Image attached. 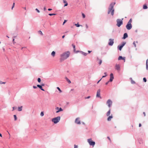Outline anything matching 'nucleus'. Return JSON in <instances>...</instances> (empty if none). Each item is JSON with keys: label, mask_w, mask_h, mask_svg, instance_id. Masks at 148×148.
Instances as JSON below:
<instances>
[{"label": "nucleus", "mask_w": 148, "mask_h": 148, "mask_svg": "<svg viewBox=\"0 0 148 148\" xmlns=\"http://www.w3.org/2000/svg\"><path fill=\"white\" fill-rule=\"evenodd\" d=\"M81 53H82V54H83V55H84V56H86L87 54V53H85L84 52H82Z\"/></svg>", "instance_id": "nucleus-25"}, {"label": "nucleus", "mask_w": 148, "mask_h": 148, "mask_svg": "<svg viewBox=\"0 0 148 148\" xmlns=\"http://www.w3.org/2000/svg\"><path fill=\"white\" fill-rule=\"evenodd\" d=\"M124 60V62L125 61V58L122 57L121 56H119L118 58V60Z\"/></svg>", "instance_id": "nucleus-14"}, {"label": "nucleus", "mask_w": 148, "mask_h": 148, "mask_svg": "<svg viewBox=\"0 0 148 148\" xmlns=\"http://www.w3.org/2000/svg\"><path fill=\"white\" fill-rule=\"evenodd\" d=\"M141 126V124L139 123V127H140Z\"/></svg>", "instance_id": "nucleus-53"}, {"label": "nucleus", "mask_w": 148, "mask_h": 148, "mask_svg": "<svg viewBox=\"0 0 148 148\" xmlns=\"http://www.w3.org/2000/svg\"><path fill=\"white\" fill-rule=\"evenodd\" d=\"M57 88L59 91L60 92H62V91L61 90L59 87H57Z\"/></svg>", "instance_id": "nucleus-33"}, {"label": "nucleus", "mask_w": 148, "mask_h": 148, "mask_svg": "<svg viewBox=\"0 0 148 148\" xmlns=\"http://www.w3.org/2000/svg\"><path fill=\"white\" fill-rule=\"evenodd\" d=\"M18 111H21L22 110V106H21L20 107H18Z\"/></svg>", "instance_id": "nucleus-22"}, {"label": "nucleus", "mask_w": 148, "mask_h": 148, "mask_svg": "<svg viewBox=\"0 0 148 148\" xmlns=\"http://www.w3.org/2000/svg\"><path fill=\"white\" fill-rule=\"evenodd\" d=\"M107 138H108V140L110 141V142H111V139H110V138L108 136V137H107Z\"/></svg>", "instance_id": "nucleus-39"}, {"label": "nucleus", "mask_w": 148, "mask_h": 148, "mask_svg": "<svg viewBox=\"0 0 148 148\" xmlns=\"http://www.w3.org/2000/svg\"><path fill=\"white\" fill-rule=\"evenodd\" d=\"M109 81H108V82H106V85H107L108 84V83H109Z\"/></svg>", "instance_id": "nucleus-55"}, {"label": "nucleus", "mask_w": 148, "mask_h": 148, "mask_svg": "<svg viewBox=\"0 0 148 148\" xmlns=\"http://www.w3.org/2000/svg\"><path fill=\"white\" fill-rule=\"evenodd\" d=\"M55 52L54 51H53L51 53V55L53 57H54L55 55Z\"/></svg>", "instance_id": "nucleus-20"}, {"label": "nucleus", "mask_w": 148, "mask_h": 148, "mask_svg": "<svg viewBox=\"0 0 148 148\" xmlns=\"http://www.w3.org/2000/svg\"><path fill=\"white\" fill-rule=\"evenodd\" d=\"M125 43L123 42L122 45L120 46L119 47H118L119 48V49L121 51L122 47H123V46L125 45Z\"/></svg>", "instance_id": "nucleus-13"}, {"label": "nucleus", "mask_w": 148, "mask_h": 148, "mask_svg": "<svg viewBox=\"0 0 148 148\" xmlns=\"http://www.w3.org/2000/svg\"><path fill=\"white\" fill-rule=\"evenodd\" d=\"M109 42L108 43V45L110 46L113 45L114 43V40L112 39H110L109 40Z\"/></svg>", "instance_id": "nucleus-8"}, {"label": "nucleus", "mask_w": 148, "mask_h": 148, "mask_svg": "<svg viewBox=\"0 0 148 148\" xmlns=\"http://www.w3.org/2000/svg\"><path fill=\"white\" fill-rule=\"evenodd\" d=\"M12 108H13V110H14V107H13Z\"/></svg>", "instance_id": "nucleus-63"}, {"label": "nucleus", "mask_w": 148, "mask_h": 148, "mask_svg": "<svg viewBox=\"0 0 148 148\" xmlns=\"http://www.w3.org/2000/svg\"><path fill=\"white\" fill-rule=\"evenodd\" d=\"M133 44L134 45V47H136V45L135 43V42H133Z\"/></svg>", "instance_id": "nucleus-42"}, {"label": "nucleus", "mask_w": 148, "mask_h": 148, "mask_svg": "<svg viewBox=\"0 0 148 148\" xmlns=\"http://www.w3.org/2000/svg\"><path fill=\"white\" fill-rule=\"evenodd\" d=\"M75 25L76 27H79L80 26V25L78 23H77V24H75Z\"/></svg>", "instance_id": "nucleus-30"}, {"label": "nucleus", "mask_w": 148, "mask_h": 148, "mask_svg": "<svg viewBox=\"0 0 148 148\" xmlns=\"http://www.w3.org/2000/svg\"><path fill=\"white\" fill-rule=\"evenodd\" d=\"M102 78H101L100 80H99L97 82V84H98L99 82L101 80Z\"/></svg>", "instance_id": "nucleus-52"}, {"label": "nucleus", "mask_w": 148, "mask_h": 148, "mask_svg": "<svg viewBox=\"0 0 148 148\" xmlns=\"http://www.w3.org/2000/svg\"><path fill=\"white\" fill-rule=\"evenodd\" d=\"M74 52H75L76 53H77L79 51H75V49H74Z\"/></svg>", "instance_id": "nucleus-46"}, {"label": "nucleus", "mask_w": 148, "mask_h": 148, "mask_svg": "<svg viewBox=\"0 0 148 148\" xmlns=\"http://www.w3.org/2000/svg\"><path fill=\"white\" fill-rule=\"evenodd\" d=\"M38 82L40 83L41 81V79L40 78H38Z\"/></svg>", "instance_id": "nucleus-29"}, {"label": "nucleus", "mask_w": 148, "mask_h": 148, "mask_svg": "<svg viewBox=\"0 0 148 148\" xmlns=\"http://www.w3.org/2000/svg\"><path fill=\"white\" fill-rule=\"evenodd\" d=\"M33 88H34V89H35V88H37V87L36 86H33Z\"/></svg>", "instance_id": "nucleus-49"}, {"label": "nucleus", "mask_w": 148, "mask_h": 148, "mask_svg": "<svg viewBox=\"0 0 148 148\" xmlns=\"http://www.w3.org/2000/svg\"><path fill=\"white\" fill-rule=\"evenodd\" d=\"M115 3H112L110 4V5L108 8V14H109L111 12V14L113 16L114 13V9L113 8V7Z\"/></svg>", "instance_id": "nucleus-2"}, {"label": "nucleus", "mask_w": 148, "mask_h": 148, "mask_svg": "<svg viewBox=\"0 0 148 148\" xmlns=\"http://www.w3.org/2000/svg\"><path fill=\"white\" fill-rule=\"evenodd\" d=\"M128 36L127 34V33H125L124 34L123 37V38L125 39L127 38Z\"/></svg>", "instance_id": "nucleus-18"}, {"label": "nucleus", "mask_w": 148, "mask_h": 148, "mask_svg": "<svg viewBox=\"0 0 148 148\" xmlns=\"http://www.w3.org/2000/svg\"><path fill=\"white\" fill-rule=\"evenodd\" d=\"M44 10L45 11L46 10V7H45L44 8Z\"/></svg>", "instance_id": "nucleus-56"}, {"label": "nucleus", "mask_w": 148, "mask_h": 148, "mask_svg": "<svg viewBox=\"0 0 148 148\" xmlns=\"http://www.w3.org/2000/svg\"><path fill=\"white\" fill-rule=\"evenodd\" d=\"M75 122L77 124H81V123L79 120V118H76L75 120Z\"/></svg>", "instance_id": "nucleus-9"}, {"label": "nucleus", "mask_w": 148, "mask_h": 148, "mask_svg": "<svg viewBox=\"0 0 148 148\" xmlns=\"http://www.w3.org/2000/svg\"><path fill=\"white\" fill-rule=\"evenodd\" d=\"M82 16H83V18H85V14H84L82 13Z\"/></svg>", "instance_id": "nucleus-35"}, {"label": "nucleus", "mask_w": 148, "mask_h": 148, "mask_svg": "<svg viewBox=\"0 0 148 148\" xmlns=\"http://www.w3.org/2000/svg\"><path fill=\"white\" fill-rule=\"evenodd\" d=\"M86 28L87 29L88 28V25H87V24H86Z\"/></svg>", "instance_id": "nucleus-50"}, {"label": "nucleus", "mask_w": 148, "mask_h": 148, "mask_svg": "<svg viewBox=\"0 0 148 148\" xmlns=\"http://www.w3.org/2000/svg\"><path fill=\"white\" fill-rule=\"evenodd\" d=\"M24 8V9L25 10H26V7H24L23 8Z\"/></svg>", "instance_id": "nucleus-58"}, {"label": "nucleus", "mask_w": 148, "mask_h": 148, "mask_svg": "<svg viewBox=\"0 0 148 148\" xmlns=\"http://www.w3.org/2000/svg\"><path fill=\"white\" fill-rule=\"evenodd\" d=\"M74 148H78V146L77 145H74Z\"/></svg>", "instance_id": "nucleus-45"}, {"label": "nucleus", "mask_w": 148, "mask_h": 148, "mask_svg": "<svg viewBox=\"0 0 148 148\" xmlns=\"http://www.w3.org/2000/svg\"><path fill=\"white\" fill-rule=\"evenodd\" d=\"M90 96H88L87 97L85 98V99H89L90 98Z\"/></svg>", "instance_id": "nucleus-38"}, {"label": "nucleus", "mask_w": 148, "mask_h": 148, "mask_svg": "<svg viewBox=\"0 0 148 148\" xmlns=\"http://www.w3.org/2000/svg\"><path fill=\"white\" fill-rule=\"evenodd\" d=\"M114 78V77L113 74L112 73H111L110 74V81L111 82H112L113 81Z\"/></svg>", "instance_id": "nucleus-12"}, {"label": "nucleus", "mask_w": 148, "mask_h": 148, "mask_svg": "<svg viewBox=\"0 0 148 148\" xmlns=\"http://www.w3.org/2000/svg\"><path fill=\"white\" fill-rule=\"evenodd\" d=\"M110 114V109L109 111L107 112L106 113V115L107 116H108Z\"/></svg>", "instance_id": "nucleus-19"}, {"label": "nucleus", "mask_w": 148, "mask_h": 148, "mask_svg": "<svg viewBox=\"0 0 148 148\" xmlns=\"http://www.w3.org/2000/svg\"><path fill=\"white\" fill-rule=\"evenodd\" d=\"M126 27L127 29L130 30L132 28V25L131 24L127 23Z\"/></svg>", "instance_id": "nucleus-6"}, {"label": "nucleus", "mask_w": 148, "mask_h": 148, "mask_svg": "<svg viewBox=\"0 0 148 148\" xmlns=\"http://www.w3.org/2000/svg\"><path fill=\"white\" fill-rule=\"evenodd\" d=\"M48 10L49 11H51V10H52V9H48Z\"/></svg>", "instance_id": "nucleus-57"}, {"label": "nucleus", "mask_w": 148, "mask_h": 148, "mask_svg": "<svg viewBox=\"0 0 148 148\" xmlns=\"http://www.w3.org/2000/svg\"><path fill=\"white\" fill-rule=\"evenodd\" d=\"M113 118L112 114L110 116H109L107 118V120L108 121H110L111 119Z\"/></svg>", "instance_id": "nucleus-15"}, {"label": "nucleus", "mask_w": 148, "mask_h": 148, "mask_svg": "<svg viewBox=\"0 0 148 148\" xmlns=\"http://www.w3.org/2000/svg\"><path fill=\"white\" fill-rule=\"evenodd\" d=\"M67 21V20H64L63 23V25H64V23Z\"/></svg>", "instance_id": "nucleus-43"}, {"label": "nucleus", "mask_w": 148, "mask_h": 148, "mask_svg": "<svg viewBox=\"0 0 148 148\" xmlns=\"http://www.w3.org/2000/svg\"><path fill=\"white\" fill-rule=\"evenodd\" d=\"M14 120L15 121L17 119V117H16V115H14Z\"/></svg>", "instance_id": "nucleus-26"}, {"label": "nucleus", "mask_w": 148, "mask_h": 148, "mask_svg": "<svg viewBox=\"0 0 148 148\" xmlns=\"http://www.w3.org/2000/svg\"><path fill=\"white\" fill-rule=\"evenodd\" d=\"M65 79H66L67 81L69 83H71V81L67 77H66Z\"/></svg>", "instance_id": "nucleus-24"}, {"label": "nucleus", "mask_w": 148, "mask_h": 148, "mask_svg": "<svg viewBox=\"0 0 148 148\" xmlns=\"http://www.w3.org/2000/svg\"><path fill=\"white\" fill-rule=\"evenodd\" d=\"M64 37H65V36L64 35L63 36H62V38H64Z\"/></svg>", "instance_id": "nucleus-59"}, {"label": "nucleus", "mask_w": 148, "mask_h": 148, "mask_svg": "<svg viewBox=\"0 0 148 148\" xmlns=\"http://www.w3.org/2000/svg\"><path fill=\"white\" fill-rule=\"evenodd\" d=\"M56 109L57 110L56 112L57 113H58L60 111H63V110L61 108H59L58 107H57L56 108Z\"/></svg>", "instance_id": "nucleus-11"}, {"label": "nucleus", "mask_w": 148, "mask_h": 148, "mask_svg": "<svg viewBox=\"0 0 148 148\" xmlns=\"http://www.w3.org/2000/svg\"><path fill=\"white\" fill-rule=\"evenodd\" d=\"M72 45L73 47V49H75V46L73 44H72Z\"/></svg>", "instance_id": "nucleus-47"}, {"label": "nucleus", "mask_w": 148, "mask_h": 148, "mask_svg": "<svg viewBox=\"0 0 148 148\" xmlns=\"http://www.w3.org/2000/svg\"><path fill=\"white\" fill-rule=\"evenodd\" d=\"M45 84L43 83H42L41 84V85L42 86H45Z\"/></svg>", "instance_id": "nucleus-48"}, {"label": "nucleus", "mask_w": 148, "mask_h": 148, "mask_svg": "<svg viewBox=\"0 0 148 148\" xmlns=\"http://www.w3.org/2000/svg\"><path fill=\"white\" fill-rule=\"evenodd\" d=\"M56 14H49V15L50 16H53V15H56Z\"/></svg>", "instance_id": "nucleus-31"}, {"label": "nucleus", "mask_w": 148, "mask_h": 148, "mask_svg": "<svg viewBox=\"0 0 148 148\" xmlns=\"http://www.w3.org/2000/svg\"><path fill=\"white\" fill-rule=\"evenodd\" d=\"M63 2L65 4L64 6H67L68 5V3L65 0H63Z\"/></svg>", "instance_id": "nucleus-21"}, {"label": "nucleus", "mask_w": 148, "mask_h": 148, "mask_svg": "<svg viewBox=\"0 0 148 148\" xmlns=\"http://www.w3.org/2000/svg\"><path fill=\"white\" fill-rule=\"evenodd\" d=\"M70 54V53L68 51L62 53L60 55V61L62 62L67 59L69 57Z\"/></svg>", "instance_id": "nucleus-1"}, {"label": "nucleus", "mask_w": 148, "mask_h": 148, "mask_svg": "<svg viewBox=\"0 0 148 148\" xmlns=\"http://www.w3.org/2000/svg\"><path fill=\"white\" fill-rule=\"evenodd\" d=\"M102 62V60H100V62H99V64L100 65L101 64Z\"/></svg>", "instance_id": "nucleus-41"}, {"label": "nucleus", "mask_w": 148, "mask_h": 148, "mask_svg": "<svg viewBox=\"0 0 148 148\" xmlns=\"http://www.w3.org/2000/svg\"><path fill=\"white\" fill-rule=\"evenodd\" d=\"M14 5H15V3H13V6L12 8V10L13 9V8L14 7Z\"/></svg>", "instance_id": "nucleus-44"}, {"label": "nucleus", "mask_w": 148, "mask_h": 148, "mask_svg": "<svg viewBox=\"0 0 148 148\" xmlns=\"http://www.w3.org/2000/svg\"><path fill=\"white\" fill-rule=\"evenodd\" d=\"M104 74H106V75L104 76H102V78L105 77L107 76V73H106V72L104 73Z\"/></svg>", "instance_id": "nucleus-34"}, {"label": "nucleus", "mask_w": 148, "mask_h": 148, "mask_svg": "<svg viewBox=\"0 0 148 148\" xmlns=\"http://www.w3.org/2000/svg\"><path fill=\"white\" fill-rule=\"evenodd\" d=\"M143 113L144 114V116H145V112H143Z\"/></svg>", "instance_id": "nucleus-61"}, {"label": "nucleus", "mask_w": 148, "mask_h": 148, "mask_svg": "<svg viewBox=\"0 0 148 148\" xmlns=\"http://www.w3.org/2000/svg\"><path fill=\"white\" fill-rule=\"evenodd\" d=\"M37 86L38 87V88H39L41 90H42V91H44L45 90L44 89H43L42 88V86H41V85H37Z\"/></svg>", "instance_id": "nucleus-17"}, {"label": "nucleus", "mask_w": 148, "mask_h": 148, "mask_svg": "<svg viewBox=\"0 0 148 148\" xmlns=\"http://www.w3.org/2000/svg\"><path fill=\"white\" fill-rule=\"evenodd\" d=\"M38 33L39 34H40L42 35H43V34L42 33V32L40 30L38 31Z\"/></svg>", "instance_id": "nucleus-28"}, {"label": "nucleus", "mask_w": 148, "mask_h": 148, "mask_svg": "<svg viewBox=\"0 0 148 148\" xmlns=\"http://www.w3.org/2000/svg\"><path fill=\"white\" fill-rule=\"evenodd\" d=\"M131 83L132 84H134L135 83V82L134 81H133L132 80L131 81Z\"/></svg>", "instance_id": "nucleus-40"}, {"label": "nucleus", "mask_w": 148, "mask_h": 148, "mask_svg": "<svg viewBox=\"0 0 148 148\" xmlns=\"http://www.w3.org/2000/svg\"><path fill=\"white\" fill-rule=\"evenodd\" d=\"M2 84V82L0 80V84Z\"/></svg>", "instance_id": "nucleus-64"}, {"label": "nucleus", "mask_w": 148, "mask_h": 148, "mask_svg": "<svg viewBox=\"0 0 148 148\" xmlns=\"http://www.w3.org/2000/svg\"><path fill=\"white\" fill-rule=\"evenodd\" d=\"M14 39H13V43H14V44H15V42H14Z\"/></svg>", "instance_id": "nucleus-51"}, {"label": "nucleus", "mask_w": 148, "mask_h": 148, "mask_svg": "<svg viewBox=\"0 0 148 148\" xmlns=\"http://www.w3.org/2000/svg\"><path fill=\"white\" fill-rule=\"evenodd\" d=\"M116 69L117 70H119L120 68V66L119 64H116L115 66Z\"/></svg>", "instance_id": "nucleus-16"}, {"label": "nucleus", "mask_w": 148, "mask_h": 148, "mask_svg": "<svg viewBox=\"0 0 148 148\" xmlns=\"http://www.w3.org/2000/svg\"><path fill=\"white\" fill-rule=\"evenodd\" d=\"M132 21V18H131L127 23L131 24Z\"/></svg>", "instance_id": "nucleus-27"}, {"label": "nucleus", "mask_w": 148, "mask_h": 148, "mask_svg": "<svg viewBox=\"0 0 148 148\" xmlns=\"http://www.w3.org/2000/svg\"><path fill=\"white\" fill-rule=\"evenodd\" d=\"M36 10L37 11V12H38V13H39V12H40V11H39V10H38V9L36 8Z\"/></svg>", "instance_id": "nucleus-37"}, {"label": "nucleus", "mask_w": 148, "mask_h": 148, "mask_svg": "<svg viewBox=\"0 0 148 148\" xmlns=\"http://www.w3.org/2000/svg\"><path fill=\"white\" fill-rule=\"evenodd\" d=\"M60 116H58L56 117L53 118L52 119V121L54 123H57L60 121Z\"/></svg>", "instance_id": "nucleus-3"}, {"label": "nucleus", "mask_w": 148, "mask_h": 148, "mask_svg": "<svg viewBox=\"0 0 148 148\" xmlns=\"http://www.w3.org/2000/svg\"><path fill=\"white\" fill-rule=\"evenodd\" d=\"M143 9H147V6L146 5H144L143 6Z\"/></svg>", "instance_id": "nucleus-23"}, {"label": "nucleus", "mask_w": 148, "mask_h": 148, "mask_svg": "<svg viewBox=\"0 0 148 148\" xmlns=\"http://www.w3.org/2000/svg\"><path fill=\"white\" fill-rule=\"evenodd\" d=\"M0 136L2 137V135L1 133H0Z\"/></svg>", "instance_id": "nucleus-62"}, {"label": "nucleus", "mask_w": 148, "mask_h": 148, "mask_svg": "<svg viewBox=\"0 0 148 148\" xmlns=\"http://www.w3.org/2000/svg\"><path fill=\"white\" fill-rule=\"evenodd\" d=\"M143 80L145 82H146L147 80L145 78H144L143 79Z\"/></svg>", "instance_id": "nucleus-36"}, {"label": "nucleus", "mask_w": 148, "mask_h": 148, "mask_svg": "<svg viewBox=\"0 0 148 148\" xmlns=\"http://www.w3.org/2000/svg\"><path fill=\"white\" fill-rule=\"evenodd\" d=\"M107 104H108V106L110 108L112 104V102L111 100L108 99L107 102Z\"/></svg>", "instance_id": "nucleus-7"}, {"label": "nucleus", "mask_w": 148, "mask_h": 148, "mask_svg": "<svg viewBox=\"0 0 148 148\" xmlns=\"http://www.w3.org/2000/svg\"><path fill=\"white\" fill-rule=\"evenodd\" d=\"M5 83H6L5 82H2V84H5Z\"/></svg>", "instance_id": "nucleus-60"}, {"label": "nucleus", "mask_w": 148, "mask_h": 148, "mask_svg": "<svg viewBox=\"0 0 148 148\" xmlns=\"http://www.w3.org/2000/svg\"><path fill=\"white\" fill-rule=\"evenodd\" d=\"M40 115L41 116H43L44 115V113H43V112H42L41 113H40Z\"/></svg>", "instance_id": "nucleus-32"}, {"label": "nucleus", "mask_w": 148, "mask_h": 148, "mask_svg": "<svg viewBox=\"0 0 148 148\" xmlns=\"http://www.w3.org/2000/svg\"><path fill=\"white\" fill-rule=\"evenodd\" d=\"M87 141L89 145H92V146H94L95 144V142L93 141L92 140L91 138H89L87 140Z\"/></svg>", "instance_id": "nucleus-4"}, {"label": "nucleus", "mask_w": 148, "mask_h": 148, "mask_svg": "<svg viewBox=\"0 0 148 148\" xmlns=\"http://www.w3.org/2000/svg\"><path fill=\"white\" fill-rule=\"evenodd\" d=\"M92 51H88V53H90Z\"/></svg>", "instance_id": "nucleus-54"}, {"label": "nucleus", "mask_w": 148, "mask_h": 148, "mask_svg": "<svg viewBox=\"0 0 148 148\" xmlns=\"http://www.w3.org/2000/svg\"><path fill=\"white\" fill-rule=\"evenodd\" d=\"M116 25L118 27H120L121 25L123 24L122 21L120 19H117L116 20Z\"/></svg>", "instance_id": "nucleus-5"}, {"label": "nucleus", "mask_w": 148, "mask_h": 148, "mask_svg": "<svg viewBox=\"0 0 148 148\" xmlns=\"http://www.w3.org/2000/svg\"><path fill=\"white\" fill-rule=\"evenodd\" d=\"M100 90L98 89L97 92L96 97H100Z\"/></svg>", "instance_id": "nucleus-10"}]
</instances>
